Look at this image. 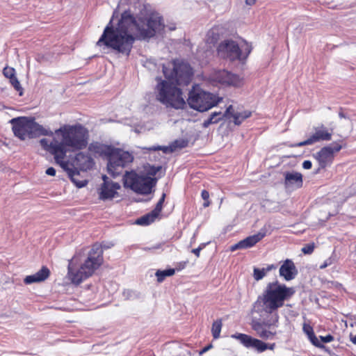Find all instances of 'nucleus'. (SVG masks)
<instances>
[{"label":"nucleus","mask_w":356,"mask_h":356,"mask_svg":"<svg viewBox=\"0 0 356 356\" xmlns=\"http://www.w3.org/2000/svg\"><path fill=\"white\" fill-rule=\"evenodd\" d=\"M14 135L20 140L48 136L51 139L42 138V149L54 156L56 162L66 169L68 162L65 161L67 152H75L86 149L89 143L88 129L80 123L63 124L54 132L47 129L35 121L34 118L18 117L10 120Z\"/></svg>","instance_id":"nucleus-1"},{"label":"nucleus","mask_w":356,"mask_h":356,"mask_svg":"<svg viewBox=\"0 0 356 356\" xmlns=\"http://www.w3.org/2000/svg\"><path fill=\"white\" fill-rule=\"evenodd\" d=\"M164 28L163 19L159 13H151L137 21L130 11L125 10L116 27L113 26L112 19L109 22L96 45H104L129 56L136 40L153 38Z\"/></svg>","instance_id":"nucleus-2"},{"label":"nucleus","mask_w":356,"mask_h":356,"mask_svg":"<svg viewBox=\"0 0 356 356\" xmlns=\"http://www.w3.org/2000/svg\"><path fill=\"white\" fill-rule=\"evenodd\" d=\"M164 76L156 86V99L166 107L183 108L186 105L182 91L177 86H187L193 76L191 65L181 60L175 59L168 67H163Z\"/></svg>","instance_id":"nucleus-3"},{"label":"nucleus","mask_w":356,"mask_h":356,"mask_svg":"<svg viewBox=\"0 0 356 356\" xmlns=\"http://www.w3.org/2000/svg\"><path fill=\"white\" fill-rule=\"evenodd\" d=\"M295 292L293 287L277 281L269 282L254 302L252 310L260 316H264L265 314H278V309L284 306Z\"/></svg>","instance_id":"nucleus-4"},{"label":"nucleus","mask_w":356,"mask_h":356,"mask_svg":"<svg viewBox=\"0 0 356 356\" xmlns=\"http://www.w3.org/2000/svg\"><path fill=\"white\" fill-rule=\"evenodd\" d=\"M103 262V250L99 245H94L89 251L88 257L78 270H73L69 265L68 275L72 283L76 285L80 284L83 281L91 277Z\"/></svg>","instance_id":"nucleus-5"},{"label":"nucleus","mask_w":356,"mask_h":356,"mask_svg":"<svg viewBox=\"0 0 356 356\" xmlns=\"http://www.w3.org/2000/svg\"><path fill=\"white\" fill-rule=\"evenodd\" d=\"M252 50V44L244 40V47L240 48L238 43L232 40L222 41L217 47V54L222 58L232 62L238 60L245 63Z\"/></svg>","instance_id":"nucleus-6"},{"label":"nucleus","mask_w":356,"mask_h":356,"mask_svg":"<svg viewBox=\"0 0 356 356\" xmlns=\"http://www.w3.org/2000/svg\"><path fill=\"white\" fill-rule=\"evenodd\" d=\"M156 182V178L138 174L134 170L126 171L123 176L124 186L140 195L150 194Z\"/></svg>","instance_id":"nucleus-7"},{"label":"nucleus","mask_w":356,"mask_h":356,"mask_svg":"<svg viewBox=\"0 0 356 356\" xmlns=\"http://www.w3.org/2000/svg\"><path fill=\"white\" fill-rule=\"evenodd\" d=\"M187 102L191 108L204 112L216 106L220 99L215 95L203 90L198 86H195L189 91Z\"/></svg>","instance_id":"nucleus-8"},{"label":"nucleus","mask_w":356,"mask_h":356,"mask_svg":"<svg viewBox=\"0 0 356 356\" xmlns=\"http://www.w3.org/2000/svg\"><path fill=\"white\" fill-rule=\"evenodd\" d=\"M263 318L252 319L250 323L252 330L256 335L262 339H273L277 335L276 328L278 327V314H265Z\"/></svg>","instance_id":"nucleus-9"},{"label":"nucleus","mask_w":356,"mask_h":356,"mask_svg":"<svg viewBox=\"0 0 356 356\" xmlns=\"http://www.w3.org/2000/svg\"><path fill=\"white\" fill-rule=\"evenodd\" d=\"M108 157L107 169L113 177L118 176L122 170L134 161V156L127 151L113 147Z\"/></svg>","instance_id":"nucleus-10"},{"label":"nucleus","mask_w":356,"mask_h":356,"mask_svg":"<svg viewBox=\"0 0 356 356\" xmlns=\"http://www.w3.org/2000/svg\"><path fill=\"white\" fill-rule=\"evenodd\" d=\"M211 80L221 86L239 87L243 85V79L227 70H217L211 75Z\"/></svg>","instance_id":"nucleus-11"},{"label":"nucleus","mask_w":356,"mask_h":356,"mask_svg":"<svg viewBox=\"0 0 356 356\" xmlns=\"http://www.w3.org/2000/svg\"><path fill=\"white\" fill-rule=\"evenodd\" d=\"M342 149V145L338 143H333L332 146L323 147L316 153V159L318 161L321 168H325L332 164L334 159V154Z\"/></svg>","instance_id":"nucleus-12"},{"label":"nucleus","mask_w":356,"mask_h":356,"mask_svg":"<svg viewBox=\"0 0 356 356\" xmlns=\"http://www.w3.org/2000/svg\"><path fill=\"white\" fill-rule=\"evenodd\" d=\"M232 337L238 340L245 348H252L259 353H262L268 348L273 350L275 343L270 344L269 346L267 343L260 339L253 338L250 335L243 333H236L232 335Z\"/></svg>","instance_id":"nucleus-13"},{"label":"nucleus","mask_w":356,"mask_h":356,"mask_svg":"<svg viewBox=\"0 0 356 356\" xmlns=\"http://www.w3.org/2000/svg\"><path fill=\"white\" fill-rule=\"evenodd\" d=\"M314 133L312 134L307 140L298 143L295 146L302 147L313 145L320 141H328L332 138V133L323 124L314 128Z\"/></svg>","instance_id":"nucleus-14"},{"label":"nucleus","mask_w":356,"mask_h":356,"mask_svg":"<svg viewBox=\"0 0 356 356\" xmlns=\"http://www.w3.org/2000/svg\"><path fill=\"white\" fill-rule=\"evenodd\" d=\"M104 180L99 191V198L102 200H112L118 195V190L120 188V185L117 182L108 181L106 175L102 177Z\"/></svg>","instance_id":"nucleus-15"},{"label":"nucleus","mask_w":356,"mask_h":356,"mask_svg":"<svg viewBox=\"0 0 356 356\" xmlns=\"http://www.w3.org/2000/svg\"><path fill=\"white\" fill-rule=\"evenodd\" d=\"M279 273L286 281H290L295 278L298 274V270L293 261L291 259H286L281 265Z\"/></svg>","instance_id":"nucleus-16"},{"label":"nucleus","mask_w":356,"mask_h":356,"mask_svg":"<svg viewBox=\"0 0 356 356\" xmlns=\"http://www.w3.org/2000/svg\"><path fill=\"white\" fill-rule=\"evenodd\" d=\"M302 175L298 172H284V185L286 187L300 188L302 186Z\"/></svg>","instance_id":"nucleus-17"},{"label":"nucleus","mask_w":356,"mask_h":356,"mask_svg":"<svg viewBox=\"0 0 356 356\" xmlns=\"http://www.w3.org/2000/svg\"><path fill=\"white\" fill-rule=\"evenodd\" d=\"M112 148V146L94 142L89 145L88 151L94 156H106L108 158Z\"/></svg>","instance_id":"nucleus-18"},{"label":"nucleus","mask_w":356,"mask_h":356,"mask_svg":"<svg viewBox=\"0 0 356 356\" xmlns=\"http://www.w3.org/2000/svg\"><path fill=\"white\" fill-rule=\"evenodd\" d=\"M50 275V270L47 266H42L41 269L33 275L26 276L24 282L26 284L35 282H40L47 280Z\"/></svg>","instance_id":"nucleus-19"},{"label":"nucleus","mask_w":356,"mask_h":356,"mask_svg":"<svg viewBox=\"0 0 356 356\" xmlns=\"http://www.w3.org/2000/svg\"><path fill=\"white\" fill-rule=\"evenodd\" d=\"M223 27L220 25H215L207 33L206 42L208 44H215L219 40L222 34Z\"/></svg>","instance_id":"nucleus-20"},{"label":"nucleus","mask_w":356,"mask_h":356,"mask_svg":"<svg viewBox=\"0 0 356 356\" xmlns=\"http://www.w3.org/2000/svg\"><path fill=\"white\" fill-rule=\"evenodd\" d=\"M303 332L307 334L310 342L316 347L319 348H324L325 346L321 343L316 337L313 327L307 323H304L302 327Z\"/></svg>","instance_id":"nucleus-21"},{"label":"nucleus","mask_w":356,"mask_h":356,"mask_svg":"<svg viewBox=\"0 0 356 356\" xmlns=\"http://www.w3.org/2000/svg\"><path fill=\"white\" fill-rule=\"evenodd\" d=\"M264 236L265 234L259 232L241 240V245H243L244 249L252 248L259 242Z\"/></svg>","instance_id":"nucleus-22"},{"label":"nucleus","mask_w":356,"mask_h":356,"mask_svg":"<svg viewBox=\"0 0 356 356\" xmlns=\"http://www.w3.org/2000/svg\"><path fill=\"white\" fill-rule=\"evenodd\" d=\"M158 216L156 214H154L152 211H151L150 213H148L141 216L140 218H138L136 221V223L137 225H142V226L149 225L151 223H152L153 222H154V220H156V218Z\"/></svg>","instance_id":"nucleus-23"},{"label":"nucleus","mask_w":356,"mask_h":356,"mask_svg":"<svg viewBox=\"0 0 356 356\" xmlns=\"http://www.w3.org/2000/svg\"><path fill=\"white\" fill-rule=\"evenodd\" d=\"M251 115L252 112L250 111L236 112L232 115V118H234V123L236 125H240L245 120L251 117Z\"/></svg>","instance_id":"nucleus-24"},{"label":"nucleus","mask_w":356,"mask_h":356,"mask_svg":"<svg viewBox=\"0 0 356 356\" xmlns=\"http://www.w3.org/2000/svg\"><path fill=\"white\" fill-rule=\"evenodd\" d=\"M223 119L221 112H213L210 115L209 118L204 120L202 126L204 128H207L211 124H216Z\"/></svg>","instance_id":"nucleus-25"},{"label":"nucleus","mask_w":356,"mask_h":356,"mask_svg":"<svg viewBox=\"0 0 356 356\" xmlns=\"http://www.w3.org/2000/svg\"><path fill=\"white\" fill-rule=\"evenodd\" d=\"M175 274V269L168 268L166 270H158L155 275L156 277L157 282L161 283L164 281L166 277H170Z\"/></svg>","instance_id":"nucleus-26"},{"label":"nucleus","mask_w":356,"mask_h":356,"mask_svg":"<svg viewBox=\"0 0 356 356\" xmlns=\"http://www.w3.org/2000/svg\"><path fill=\"white\" fill-rule=\"evenodd\" d=\"M222 327V319H217L212 323L211 333L213 339H217L220 337L221 329Z\"/></svg>","instance_id":"nucleus-27"},{"label":"nucleus","mask_w":356,"mask_h":356,"mask_svg":"<svg viewBox=\"0 0 356 356\" xmlns=\"http://www.w3.org/2000/svg\"><path fill=\"white\" fill-rule=\"evenodd\" d=\"M273 268H275L273 265L268 266L266 268L260 269L258 268H254L253 272V276L254 280L259 281L263 279L264 277L266 275V273L270 271Z\"/></svg>","instance_id":"nucleus-28"},{"label":"nucleus","mask_w":356,"mask_h":356,"mask_svg":"<svg viewBox=\"0 0 356 356\" xmlns=\"http://www.w3.org/2000/svg\"><path fill=\"white\" fill-rule=\"evenodd\" d=\"M10 83L12 85V86L17 91L19 92V95L22 96L23 95V88L22 87L18 79L17 76H14L11 79H9Z\"/></svg>","instance_id":"nucleus-29"},{"label":"nucleus","mask_w":356,"mask_h":356,"mask_svg":"<svg viewBox=\"0 0 356 356\" xmlns=\"http://www.w3.org/2000/svg\"><path fill=\"white\" fill-rule=\"evenodd\" d=\"M80 158H86V163L82 166V168H85L86 170L90 168L94 164L92 159L90 157L85 156V155L83 153L77 154L76 159L77 161H79Z\"/></svg>","instance_id":"nucleus-30"},{"label":"nucleus","mask_w":356,"mask_h":356,"mask_svg":"<svg viewBox=\"0 0 356 356\" xmlns=\"http://www.w3.org/2000/svg\"><path fill=\"white\" fill-rule=\"evenodd\" d=\"M161 170V166L148 165L145 168L146 175L145 176L154 177Z\"/></svg>","instance_id":"nucleus-31"},{"label":"nucleus","mask_w":356,"mask_h":356,"mask_svg":"<svg viewBox=\"0 0 356 356\" xmlns=\"http://www.w3.org/2000/svg\"><path fill=\"white\" fill-rule=\"evenodd\" d=\"M165 193H163L159 202L156 203L155 208L152 211L157 216H159L163 209V204L165 201Z\"/></svg>","instance_id":"nucleus-32"},{"label":"nucleus","mask_w":356,"mask_h":356,"mask_svg":"<svg viewBox=\"0 0 356 356\" xmlns=\"http://www.w3.org/2000/svg\"><path fill=\"white\" fill-rule=\"evenodd\" d=\"M3 74L8 79L15 76V70L13 67L6 66L3 69Z\"/></svg>","instance_id":"nucleus-33"},{"label":"nucleus","mask_w":356,"mask_h":356,"mask_svg":"<svg viewBox=\"0 0 356 356\" xmlns=\"http://www.w3.org/2000/svg\"><path fill=\"white\" fill-rule=\"evenodd\" d=\"M315 249V244L314 243H308L304 245L302 247L301 251L305 254H311Z\"/></svg>","instance_id":"nucleus-34"},{"label":"nucleus","mask_w":356,"mask_h":356,"mask_svg":"<svg viewBox=\"0 0 356 356\" xmlns=\"http://www.w3.org/2000/svg\"><path fill=\"white\" fill-rule=\"evenodd\" d=\"M201 197L204 200L203 204L204 207H208L211 202L209 201V193L207 190L202 191Z\"/></svg>","instance_id":"nucleus-35"},{"label":"nucleus","mask_w":356,"mask_h":356,"mask_svg":"<svg viewBox=\"0 0 356 356\" xmlns=\"http://www.w3.org/2000/svg\"><path fill=\"white\" fill-rule=\"evenodd\" d=\"M320 339H321V341L323 343H330V342H332V341H333L334 340V337L332 334H330L326 335V336H325V337L321 336Z\"/></svg>","instance_id":"nucleus-36"},{"label":"nucleus","mask_w":356,"mask_h":356,"mask_svg":"<svg viewBox=\"0 0 356 356\" xmlns=\"http://www.w3.org/2000/svg\"><path fill=\"white\" fill-rule=\"evenodd\" d=\"M187 261H181L176 264L175 268V272L176 271H181V270L184 269L187 265Z\"/></svg>","instance_id":"nucleus-37"},{"label":"nucleus","mask_w":356,"mask_h":356,"mask_svg":"<svg viewBox=\"0 0 356 356\" xmlns=\"http://www.w3.org/2000/svg\"><path fill=\"white\" fill-rule=\"evenodd\" d=\"M173 145L175 147L183 148V147H185L187 145V142L184 140H175L174 144H173Z\"/></svg>","instance_id":"nucleus-38"},{"label":"nucleus","mask_w":356,"mask_h":356,"mask_svg":"<svg viewBox=\"0 0 356 356\" xmlns=\"http://www.w3.org/2000/svg\"><path fill=\"white\" fill-rule=\"evenodd\" d=\"M235 113H234V109H233V106L232 105H229L226 111H225V113L222 115L224 117H227L229 115H231L232 117V115L234 114Z\"/></svg>","instance_id":"nucleus-39"},{"label":"nucleus","mask_w":356,"mask_h":356,"mask_svg":"<svg viewBox=\"0 0 356 356\" xmlns=\"http://www.w3.org/2000/svg\"><path fill=\"white\" fill-rule=\"evenodd\" d=\"M332 259L331 257L327 259L324 261V262L319 266L321 269L325 268L326 267L330 266L332 264Z\"/></svg>","instance_id":"nucleus-40"},{"label":"nucleus","mask_w":356,"mask_h":356,"mask_svg":"<svg viewBox=\"0 0 356 356\" xmlns=\"http://www.w3.org/2000/svg\"><path fill=\"white\" fill-rule=\"evenodd\" d=\"M241 243H242V241H240L237 243L232 245L230 247V250L233 252V251H235V250H238V249H244L243 246V245H241Z\"/></svg>","instance_id":"nucleus-41"},{"label":"nucleus","mask_w":356,"mask_h":356,"mask_svg":"<svg viewBox=\"0 0 356 356\" xmlns=\"http://www.w3.org/2000/svg\"><path fill=\"white\" fill-rule=\"evenodd\" d=\"M302 167L307 170L311 169L312 167V163L310 161L306 160L302 163Z\"/></svg>","instance_id":"nucleus-42"},{"label":"nucleus","mask_w":356,"mask_h":356,"mask_svg":"<svg viewBox=\"0 0 356 356\" xmlns=\"http://www.w3.org/2000/svg\"><path fill=\"white\" fill-rule=\"evenodd\" d=\"M46 174L50 176H55L56 170L53 167H49L46 170Z\"/></svg>","instance_id":"nucleus-43"},{"label":"nucleus","mask_w":356,"mask_h":356,"mask_svg":"<svg viewBox=\"0 0 356 356\" xmlns=\"http://www.w3.org/2000/svg\"><path fill=\"white\" fill-rule=\"evenodd\" d=\"M201 250H202V248L201 247H198L197 248L193 249L192 250V252L193 254H195L197 257H199Z\"/></svg>","instance_id":"nucleus-44"},{"label":"nucleus","mask_w":356,"mask_h":356,"mask_svg":"<svg viewBox=\"0 0 356 356\" xmlns=\"http://www.w3.org/2000/svg\"><path fill=\"white\" fill-rule=\"evenodd\" d=\"M349 337H350V341L353 344L356 345V335L353 334V333H350Z\"/></svg>","instance_id":"nucleus-45"},{"label":"nucleus","mask_w":356,"mask_h":356,"mask_svg":"<svg viewBox=\"0 0 356 356\" xmlns=\"http://www.w3.org/2000/svg\"><path fill=\"white\" fill-rule=\"evenodd\" d=\"M211 348V345H209L206 347H204L201 351H200V354H202L205 352H207V350H209L210 348Z\"/></svg>","instance_id":"nucleus-46"},{"label":"nucleus","mask_w":356,"mask_h":356,"mask_svg":"<svg viewBox=\"0 0 356 356\" xmlns=\"http://www.w3.org/2000/svg\"><path fill=\"white\" fill-rule=\"evenodd\" d=\"M257 0H245V2L248 5H253Z\"/></svg>","instance_id":"nucleus-47"},{"label":"nucleus","mask_w":356,"mask_h":356,"mask_svg":"<svg viewBox=\"0 0 356 356\" xmlns=\"http://www.w3.org/2000/svg\"><path fill=\"white\" fill-rule=\"evenodd\" d=\"M76 184L79 187H83L86 184V181H85V183H83V184H78V183H76Z\"/></svg>","instance_id":"nucleus-48"},{"label":"nucleus","mask_w":356,"mask_h":356,"mask_svg":"<svg viewBox=\"0 0 356 356\" xmlns=\"http://www.w3.org/2000/svg\"><path fill=\"white\" fill-rule=\"evenodd\" d=\"M154 150L161 149L160 147L152 148Z\"/></svg>","instance_id":"nucleus-49"},{"label":"nucleus","mask_w":356,"mask_h":356,"mask_svg":"<svg viewBox=\"0 0 356 356\" xmlns=\"http://www.w3.org/2000/svg\"><path fill=\"white\" fill-rule=\"evenodd\" d=\"M72 180L74 182H75V180H74V179L73 178V177H72Z\"/></svg>","instance_id":"nucleus-50"}]
</instances>
